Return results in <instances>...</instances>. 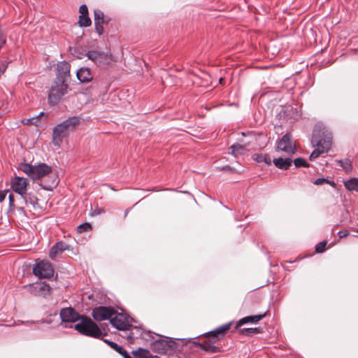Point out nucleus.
Returning a JSON list of instances; mask_svg holds the SVG:
<instances>
[{
  "mask_svg": "<svg viewBox=\"0 0 358 358\" xmlns=\"http://www.w3.org/2000/svg\"><path fill=\"white\" fill-rule=\"evenodd\" d=\"M147 336L149 338H151L152 339H154V338L152 337V334L150 331L143 333V334H142L143 338H147Z\"/></svg>",
  "mask_w": 358,
  "mask_h": 358,
  "instance_id": "obj_41",
  "label": "nucleus"
},
{
  "mask_svg": "<svg viewBox=\"0 0 358 358\" xmlns=\"http://www.w3.org/2000/svg\"><path fill=\"white\" fill-rule=\"evenodd\" d=\"M133 355L136 358H153L148 350L141 349L137 351H134Z\"/></svg>",
  "mask_w": 358,
  "mask_h": 358,
  "instance_id": "obj_26",
  "label": "nucleus"
},
{
  "mask_svg": "<svg viewBox=\"0 0 358 358\" xmlns=\"http://www.w3.org/2000/svg\"><path fill=\"white\" fill-rule=\"evenodd\" d=\"M108 345L122 357H124L128 353L122 346H120L115 342H110Z\"/></svg>",
  "mask_w": 358,
  "mask_h": 358,
  "instance_id": "obj_29",
  "label": "nucleus"
},
{
  "mask_svg": "<svg viewBox=\"0 0 358 358\" xmlns=\"http://www.w3.org/2000/svg\"><path fill=\"white\" fill-rule=\"evenodd\" d=\"M71 66L66 62H62L58 63L57 66V78L55 80H59L67 83L70 77Z\"/></svg>",
  "mask_w": 358,
  "mask_h": 358,
  "instance_id": "obj_12",
  "label": "nucleus"
},
{
  "mask_svg": "<svg viewBox=\"0 0 358 358\" xmlns=\"http://www.w3.org/2000/svg\"><path fill=\"white\" fill-rule=\"evenodd\" d=\"M276 150L285 152L290 155L295 153L296 148L289 133L285 134L277 143Z\"/></svg>",
  "mask_w": 358,
  "mask_h": 358,
  "instance_id": "obj_8",
  "label": "nucleus"
},
{
  "mask_svg": "<svg viewBox=\"0 0 358 358\" xmlns=\"http://www.w3.org/2000/svg\"><path fill=\"white\" fill-rule=\"evenodd\" d=\"M104 342L108 344V343H110V341L108 340H104Z\"/></svg>",
  "mask_w": 358,
  "mask_h": 358,
  "instance_id": "obj_44",
  "label": "nucleus"
},
{
  "mask_svg": "<svg viewBox=\"0 0 358 358\" xmlns=\"http://www.w3.org/2000/svg\"><path fill=\"white\" fill-rule=\"evenodd\" d=\"M327 245V241H324L320 242L315 247V252L317 253H322L324 251L325 247Z\"/></svg>",
  "mask_w": 358,
  "mask_h": 358,
  "instance_id": "obj_34",
  "label": "nucleus"
},
{
  "mask_svg": "<svg viewBox=\"0 0 358 358\" xmlns=\"http://www.w3.org/2000/svg\"><path fill=\"white\" fill-rule=\"evenodd\" d=\"M254 159L257 162H264L267 165L271 164V159L269 155L256 154L254 155Z\"/></svg>",
  "mask_w": 358,
  "mask_h": 358,
  "instance_id": "obj_24",
  "label": "nucleus"
},
{
  "mask_svg": "<svg viewBox=\"0 0 358 358\" xmlns=\"http://www.w3.org/2000/svg\"><path fill=\"white\" fill-rule=\"evenodd\" d=\"M110 324L118 330H127L130 327L127 317L115 310V313L110 319Z\"/></svg>",
  "mask_w": 358,
  "mask_h": 358,
  "instance_id": "obj_11",
  "label": "nucleus"
},
{
  "mask_svg": "<svg viewBox=\"0 0 358 358\" xmlns=\"http://www.w3.org/2000/svg\"><path fill=\"white\" fill-rule=\"evenodd\" d=\"M230 326L231 323H228L218 327L215 329L206 334L208 341L203 343H195V344L199 346L201 350L210 353H217L220 352V348L213 345V343L221 340L230 329Z\"/></svg>",
  "mask_w": 358,
  "mask_h": 358,
  "instance_id": "obj_3",
  "label": "nucleus"
},
{
  "mask_svg": "<svg viewBox=\"0 0 358 358\" xmlns=\"http://www.w3.org/2000/svg\"><path fill=\"white\" fill-rule=\"evenodd\" d=\"M230 149L231 150V153L234 156H236L238 155H242L245 150L244 146L241 144L232 145Z\"/></svg>",
  "mask_w": 358,
  "mask_h": 358,
  "instance_id": "obj_28",
  "label": "nucleus"
},
{
  "mask_svg": "<svg viewBox=\"0 0 358 358\" xmlns=\"http://www.w3.org/2000/svg\"><path fill=\"white\" fill-rule=\"evenodd\" d=\"M349 234L350 233L348 230H344V231H340L338 233V235L339 236L340 238H342L348 236L349 235Z\"/></svg>",
  "mask_w": 358,
  "mask_h": 358,
  "instance_id": "obj_38",
  "label": "nucleus"
},
{
  "mask_svg": "<svg viewBox=\"0 0 358 358\" xmlns=\"http://www.w3.org/2000/svg\"><path fill=\"white\" fill-rule=\"evenodd\" d=\"M345 187L349 191L358 192V178H353L344 182Z\"/></svg>",
  "mask_w": 358,
  "mask_h": 358,
  "instance_id": "obj_23",
  "label": "nucleus"
},
{
  "mask_svg": "<svg viewBox=\"0 0 358 358\" xmlns=\"http://www.w3.org/2000/svg\"><path fill=\"white\" fill-rule=\"evenodd\" d=\"M123 357L124 358H131V356L128 353Z\"/></svg>",
  "mask_w": 358,
  "mask_h": 358,
  "instance_id": "obj_43",
  "label": "nucleus"
},
{
  "mask_svg": "<svg viewBox=\"0 0 358 358\" xmlns=\"http://www.w3.org/2000/svg\"><path fill=\"white\" fill-rule=\"evenodd\" d=\"M7 192H8V190L0 191V202L5 199Z\"/></svg>",
  "mask_w": 358,
  "mask_h": 358,
  "instance_id": "obj_40",
  "label": "nucleus"
},
{
  "mask_svg": "<svg viewBox=\"0 0 358 358\" xmlns=\"http://www.w3.org/2000/svg\"><path fill=\"white\" fill-rule=\"evenodd\" d=\"M44 115L43 112L40 113L38 115L31 117L32 121L36 122V124H34L35 126H39L41 124V122L39 117Z\"/></svg>",
  "mask_w": 358,
  "mask_h": 358,
  "instance_id": "obj_36",
  "label": "nucleus"
},
{
  "mask_svg": "<svg viewBox=\"0 0 358 358\" xmlns=\"http://www.w3.org/2000/svg\"><path fill=\"white\" fill-rule=\"evenodd\" d=\"M312 144L315 149L310 155V160L317 158L320 155L327 152L330 150L332 145L331 134H326L320 139L314 135L312 138Z\"/></svg>",
  "mask_w": 358,
  "mask_h": 358,
  "instance_id": "obj_5",
  "label": "nucleus"
},
{
  "mask_svg": "<svg viewBox=\"0 0 358 358\" xmlns=\"http://www.w3.org/2000/svg\"><path fill=\"white\" fill-rule=\"evenodd\" d=\"M294 164L296 167H309L310 164L307 163L303 158H296L294 160Z\"/></svg>",
  "mask_w": 358,
  "mask_h": 358,
  "instance_id": "obj_32",
  "label": "nucleus"
},
{
  "mask_svg": "<svg viewBox=\"0 0 358 358\" xmlns=\"http://www.w3.org/2000/svg\"><path fill=\"white\" fill-rule=\"evenodd\" d=\"M17 208L18 210L24 212V208L22 206V207H17Z\"/></svg>",
  "mask_w": 358,
  "mask_h": 358,
  "instance_id": "obj_42",
  "label": "nucleus"
},
{
  "mask_svg": "<svg viewBox=\"0 0 358 358\" xmlns=\"http://www.w3.org/2000/svg\"><path fill=\"white\" fill-rule=\"evenodd\" d=\"M260 333L259 328H244L241 329V334L243 335L250 336Z\"/></svg>",
  "mask_w": 358,
  "mask_h": 358,
  "instance_id": "obj_31",
  "label": "nucleus"
},
{
  "mask_svg": "<svg viewBox=\"0 0 358 358\" xmlns=\"http://www.w3.org/2000/svg\"><path fill=\"white\" fill-rule=\"evenodd\" d=\"M219 81H220V83H222V78H220Z\"/></svg>",
  "mask_w": 358,
  "mask_h": 358,
  "instance_id": "obj_45",
  "label": "nucleus"
},
{
  "mask_svg": "<svg viewBox=\"0 0 358 358\" xmlns=\"http://www.w3.org/2000/svg\"><path fill=\"white\" fill-rule=\"evenodd\" d=\"M87 56L89 59L92 60L98 65L104 64L109 60L108 54L103 52L92 50L87 53Z\"/></svg>",
  "mask_w": 358,
  "mask_h": 358,
  "instance_id": "obj_15",
  "label": "nucleus"
},
{
  "mask_svg": "<svg viewBox=\"0 0 358 358\" xmlns=\"http://www.w3.org/2000/svg\"><path fill=\"white\" fill-rule=\"evenodd\" d=\"M29 292L34 294H41L43 296L50 294L52 290L51 287L45 282H40L35 285H29Z\"/></svg>",
  "mask_w": 358,
  "mask_h": 358,
  "instance_id": "obj_16",
  "label": "nucleus"
},
{
  "mask_svg": "<svg viewBox=\"0 0 358 358\" xmlns=\"http://www.w3.org/2000/svg\"><path fill=\"white\" fill-rule=\"evenodd\" d=\"M33 273L39 278H50L54 275V269L50 262L40 261L34 266Z\"/></svg>",
  "mask_w": 358,
  "mask_h": 358,
  "instance_id": "obj_7",
  "label": "nucleus"
},
{
  "mask_svg": "<svg viewBox=\"0 0 358 358\" xmlns=\"http://www.w3.org/2000/svg\"><path fill=\"white\" fill-rule=\"evenodd\" d=\"M80 123V118L77 116L71 117L62 123L56 125L52 131V143L60 146L63 139L73 132Z\"/></svg>",
  "mask_w": 358,
  "mask_h": 358,
  "instance_id": "obj_2",
  "label": "nucleus"
},
{
  "mask_svg": "<svg viewBox=\"0 0 358 358\" xmlns=\"http://www.w3.org/2000/svg\"><path fill=\"white\" fill-rule=\"evenodd\" d=\"M76 76L81 83H89L93 78L90 69L87 67L79 69L76 72Z\"/></svg>",
  "mask_w": 358,
  "mask_h": 358,
  "instance_id": "obj_18",
  "label": "nucleus"
},
{
  "mask_svg": "<svg viewBox=\"0 0 358 358\" xmlns=\"http://www.w3.org/2000/svg\"><path fill=\"white\" fill-rule=\"evenodd\" d=\"M69 246L63 243L58 242L54 246L52 247L50 251V257L52 259L55 258L59 253H62L64 250H67Z\"/></svg>",
  "mask_w": 358,
  "mask_h": 358,
  "instance_id": "obj_20",
  "label": "nucleus"
},
{
  "mask_svg": "<svg viewBox=\"0 0 358 358\" xmlns=\"http://www.w3.org/2000/svg\"><path fill=\"white\" fill-rule=\"evenodd\" d=\"M78 24L80 27H87L92 24V21L88 15H80Z\"/></svg>",
  "mask_w": 358,
  "mask_h": 358,
  "instance_id": "obj_27",
  "label": "nucleus"
},
{
  "mask_svg": "<svg viewBox=\"0 0 358 358\" xmlns=\"http://www.w3.org/2000/svg\"><path fill=\"white\" fill-rule=\"evenodd\" d=\"M20 197L23 199L25 204L31 205L34 209H37L38 208V199L33 193H27L26 192L25 194L22 195Z\"/></svg>",
  "mask_w": 358,
  "mask_h": 358,
  "instance_id": "obj_19",
  "label": "nucleus"
},
{
  "mask_svg": "<svg viewBox=\"0 0 358 358\" xmlns=\"http://www.w3.org/2000/svg\"><path fill=\"white\" fill-rule=\"evenodd\" d=\"M19 169L33 180H40L39 185L45 190H52L58 183V178L52 172V167L45 163L37 165L21 163Z\"/></svg>",
  "mask_w": 358,
  "mask_h": 358,
  "instance_id": "obj_1",
  "label": "nucleus"
},
{
  "mask_svg": "<svg viewBox=\"0 0 358 358\" xmlns=\"http://www.w3.org/2000/svg\"><path fill=\"white\" fill-rule=\"evenodd\" d=\"M92 229V226L90 223L85 222L82 224H80L77 227V231L78 233L81 234L83 232L89 231Z\"/></svg>",
  "mask_w": 358,
  "mask_h": 358,
  "instance_id": "obj_33",
  "label": "nucleus"
},
{
  "mask_svg": "<svg viewBox=\"0 0 358 358\" xmlns=\"http://www.w3.org/2000/svg\"><path fill=\"white\" fill-rule=\"evenodd\" d=\"M265 315H266V314H261V315H250V316L245 317L238 321V322L237 324V327H241L243 324L249 323V322H251V323L257 322L259 320H261L262 319H263L265 317Z\"/></svg>",
  "mask_w": 358,
  "mask_h": 358,
  "instance_id": "obj_22",
  "label": "nucleus"
},
{
  "mask_svg": "<svg viewBox=\"0 0 358 358\" xmlns=\"http://www.w3.org/2000/svg\"><path fill=\"white\" fill-rule=\"evenodd\" d=\"M80 15H88V8L86 5L83 4L80 6L79 8Z\"/></svg>",
  "mask_w": 358,
  "mask_h": 358,
  "instance_id": "obj_35",
  "label": "nucleus"
},
{
  "mask_svg": "<svg viewBox=\"0 0 358 358\" xmlns=\"http://www.w3.org/2000/svg\"><path fill=\"white\" fill-rule=\"evenodd\" d=\"M10 183L11 189L21 196L27 192L29 181L25 178L15 176L11 178Z\"/></svg>",
  "mask_w": 358,
  "mask_h": 358,
  "instance_id": "obj_10",
  "label": "nucleus"
},
{
  "mask_svg": "<svg viewBox=\"0 0 358 358\" xmlns=\"http://www.w3.org/2000/svg\"><path fill=\"white\" fill-rule=\"evenodd\" d=\"M59 315L62 321L64 322H75L81 317V316L71 307L62 308Z\"/></svg>",
  "mask_w": 358,
  "mask_h": 358,
  "instance_id": "obj_13",
  "label": "nucleus"
},
{
  "mask_svg": "<svg viewBox=\"0 0 358 358\" xmlns=\"http://www.w3.org/2000/svg\"><path fill=\"white\" fill-rule=\"evenodd\" d=\"M115 309L113 307L98 306L92 310V315L96 321L110 320L114 315Z\"/></svg>",
  "mask_w": 358,
  "mask_h": 358,
  "instance_id": "obj_9",
  "label": "nucleus"
},
{
  "mask_svg": "<svg viewBox=\"0 0 358 358\" xmlns=\"http://www.w3.org/2000/svg\"><path fill=\"white\" fill-rule=\"evenodd\" d=\"M94 25L95 29L98 34L101 36L103 33V22H104V14L100 10H95L94 12Z\"/></svg>",
  "mask_w": 358,
  "mask_h": 358,
  "instance_id": "obj_17",
  "label": "nucleus"
},
{
  "mask_svg": "<svg viewBox=\"0 0 358 358\" xmlns=\"http://www.w3.org/2000/svg\"><path fill=\"white\" fill-rule=\"evenodd\" d=\"M173 343L174 342L171 340H155L152 343V349L159 354H164L172 348Z\"/></svg>",
  "mask_w": 358,
  "mask_h": 358,
  "instance_id": "obj_14",
  "label": "nucleus"
},
{
  "mask_svg": "<svg viewBox=\"0 0 358 358\" xmlns=\"http://www.w3.org/2000/svg\"><path fill=\"white\" fill-rule=\"evenodd\" d=\"M80 322L75 325V329L83 335L99 338L102 336V331L98 325L90 317L81 316Z\"/></svg>",
  "mask_w": 358,
  "mask_h": 358,
  "instance_id": "obj_4",
  "label": "nucleus"
},
{
  "mask_svg": "<svg viewBox=\"0 0 358 358\" xmlns=\"http://www.w3.org/2000/svg\"><path fill=\"white\" fill-rule=\"evenodd\" d=\"M324 183L329 184V185H330L333 187H336V183L334 181L329 180H328L327 178H320L316 179L314 181V184L316 185H323Z\"/></svg>",
  "mask_w": 358,
  "mask_h": 358,
  "instance_id": "obj_30",
  "label": "nucleus"
},
{
  "mask_svg": "<svg viewBox=\"0 0 358 358\" xmlns=\"http://www.w3.org/2000/svg\"><path fill=\"white\" fill-rule=\"evenodd\" d=\"M292 160L290 158L279 157L273 159L274 165L282 170H287L292 165Z\"/></svg>",
  "mask_w": 358,
  "mask_h": 358,
  "instance_id": "obj_21",
  "label": "nucleus"
},
{
  "mask_svg": "<svg viewBox=\"0 0 358 358\" xmlns=\"http://www.w3.org/2000/svg\"><path fill=\"white\" fill-rule=\"evenodd\" d=\"M68 84L59 80H55L51 85L48 94V103L50 105L57 104L67 93Z\"/></svg>",
  "mask_w": 358,
  "mask_h": 358,
  "instance_id": "obj_6",
  "label": "nucleus"
},
{
  "mask_svg": "<svg viewBox=\"0 0 358 358\" xmlns=\"http://www.w3.org/2000/svg\"><path fill=\"white\" fill-rule=\"evenodd\" d=\"M336 162L345 170V172L348 173L352 171L351 162L346 159L345 160L338 159Z\"/></svg>",
  "mask_w": 358,
  "mask_h": 358,
  "instance_id": "obj_25",
  "label": "nucleus"
},
{
  "mask_svg": "<svg viewBox=\"0 0 358 358\" xmlns=\"http://www.w3.org/2000/svg\"><path fill=\"white\" fill-rule=\"evenodd\" d=\"M357 232H358V229H357Z\"/></svg>",
  "mask_w": 358,
  "mask_h": 358,
  "instance_id": "obj_46",
  "label": "nucleus"
},
{
  "mask_svg": "<svg viewBox=\"0 0 358 358\" xmlns=\"http://www.w3.org/2000/svg\"><path fill=\"white\" fill-rule=\"evenodd\" d=\"M8 199H9V206L10 208L14 206L15 199H14V195L13 194H10Z\"/></svg>",
  "mask_w": 358,
  "mask_h": 358,
  "instance_id": "obj_39",
  "label": "nucleus"
},
{
  "mask_svg": "<svg viewBox=\"0 0 358 358\" xmlns=\"http://www.w3.org/2000/svg\"><path fill=\"white\" fill-rule=\"evenodd\" d=\"M22 122L25 125H34V124H36V122L32 121L31 117L23 119Z\"/></svg>",
  "mask_w": 358,
  "mask_h": 358,
  "instance_id": "obj_37",
  "label": "nucleus"
}]
</instances>
